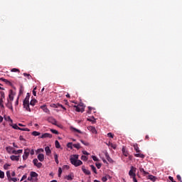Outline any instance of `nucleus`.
<instances>
[{
  "label": "nucleus",
  "mask_w": 182,
  "mask_h": 182,
  "mask_svg": "<svg viewBox=\"0 0 182 182\" xmlns=\"http://www.w3.org/2000/svg\"><path fill=\"white\" fill-rule=\"evenodd\" d=\"M27 95H26L25 100L23 102V105L24 109L26 110V112H31L29 105H30V106H35V105H36V102L38 101H36V100H31V101L30 102V104H29V97H29V94H27Z\"/></svg>",
  "instance_id": "1"
},
{
  "label": "nucleus",
  "mask_w": 182,
  "mask_h": 182,
  "mask_svg": "<svg viewBox=\"0 0 182 182\" xmlns=\"http://www.w3.org/2000/svg\"><path fill=\"white\" fill-rule=\"evenodd\" d=\"M79 155H72L70 158V163L75 167H79V166H82L83 164V162L82 161L78 160Z\"/></svg>",
  "instance_id": "2"
},
{
  "label": "nucleus",
  "mask_w": 182,
  "mask_h": 182,
  "mask_svg": "<svg viewBox=\"0 0 182 182\" xmlns=\"http://www.w3.org/2000/svg\"><path fill=\"white\" fill-rule=\"evenodd\" d=\"M136 168L134 166H131V169L129 171V176L132 178L134 182H137V179H136Z\"/></svg>",
  "instance_id": "3"
},
{
  "label": "nucleus",
  "mask_w": 182,
  "mask_h": 182,
  "mask_svg": "<svg viewBox=\"0 0 182 182\" xmlns=\"http://www.w3.org/2000/svg\"><path fill=\"white\" fill-rule=\"evenodd\" d=\"M74 107H75L76 112H85V106H83V104H79L78 105H75Z\"/></svg>",
  "instance_id": "4"
},
{
  "label": "nucleus",
  "mask_w": 182,
  "mask_h": 182,
  "mask_svg": "<svg viewBox=\"0 0 182 182\" xmlns=\"http://www.w3.org/2000/svg\"><path fill=\"white\" fill-rule=\"evenodd\" d=\"M33 163L36 167H38V168H41L42 167V163L39 162L36 159H33Z\"/></svg>",
  "instance_id": "5"
},
{
  "label": "nucleus",
  "mask_w": 182,
  "mask_h": 182,
  "mask_svg": "<svg viewBox=\"0 0 182 182\" xmlns=\"http://www.w3.org/2000/svg\"><path fill=\"white\" fill-rule=\"evenodd\" d=\"M30 152H31V150L29 149H25L24 154L23 155V160H26V159H28Z\"/></svg>",
  "instance_id": "6"
},
{
  "label": "nucleus",
  "mask_w": 182,
  "mask_h": 182,
  "mask_svg": "<svg viewBox=\"0 0 182 182\" xmlns=\"http://www.w3.org/2000/svg\"><path fill=\"white\" fill-rule=\"evenodd\" d=\"M30 176L31 177V178H33V180H34V181H36L38 180V173H36V172H31Z\"/></svg>",
  "instance_id": "7"
},
{
  "label": "nucleus",
  "mask_w": 182,
  "mask_h": 182,
  "mask_svg": "<svg viewBox=\"0 0 182 182\" xmlns=\"http://www.w3.org/2000/svg\"><path fill=\"white\" fill-rule=\"evenodd\" d=\"M87 129L94 134H97V130H96V128L95 127L90 126L87 127Z\"/></svg>",
  "instance_id": "8"
},
{
  "label": "nucleus",
  "mask_w": 182,
  "mask_h": 182,
  "mask_svg": "<svg viewBox=\"0 0 182 182\" xmlns=\"http://www.w3.org/2000/svg\"><path fill=\"white\" fill-rule=\"evenodd\" d=\"M52 137V134H49V133H45L43 134L41 136L40 139H51Z\"/></svg>",
  "instance_id": "9"
},
{
  "label": "nucleus",
  "mask_w": 182,
  "mask_h": 182,
  "mask_svg": "<svg viewBox=\"0 0 182 182\" xmlns=\"http://www.w3.org/2000/svg\"><path fill=\"white\" fill-rule=\"evenodd\" d=\"M41 109H42V110L44 112V113H47L48 114H49V113H50V111L49 110V109H48V107H46V105H43L41 106Z\"/></svg>",
  "instance_id": "10"
},
{
  "label": "nucleus",
  "mask_w": 182,
  "mask_h": 182,
  "mask_svg": "<svg viewBox=\"0 0 182 182\" xmlns=\"http://www.w3.org/2000/svg\"><path fill=\"white\" fill-rule=\"evenodd\" d=\"M6 107H8V109H10V110H11V112H14V107H12V102H9V100H8V102L6 104Z\"/></svg>",
  "instance_id": "11"
},
{
  "label": "nucleus",
  "mask_w": 182,
  "mask_h": 182,
  "mask_svg": "<svg viewBox=\"0 0 182 182\" xmlns=\"http://www.w3.org/2000/svg\"><path fill=\"white\" fill-rule=\"evenodd\" d=\"M48 122H49V123H52V124H55V126H56V119H55V118L50 117L48 118Z\"/></svg>",
  "instance_id": "12"
},
{
  "label": "nucleus",
  "mask_w": 182,
  "mask_h": 182,
  "mask_svg": "<svg viewBox=\"0 0 182 182\" xmlns=\"http://www.w3.org/2000/svg\"><path fill=\"white\" fill-rule=\"evenodd\" d=\"M37 159L39 160V161H43V160H45V156L43 154H39L37 156Z\"/></svg>",
  "instance_id": "13"
},
{
  "label": "nucleus",
  "mask_w": 182,
  "mask_h": 182,
  "mask_svg": "<svg viewBox=\"0 0 182 182\" xmlns=\"http://www.w3.org/2000/svg\"><path fill=\"white\" fill-rule=\"evenodd\" d=\"M82 170L85 174H87V176H90V171L86 169L85 166H82Z\"/></svg>",
  "instance_id": "14"
},
{
  "label": "nucleus",
  "mask_w": 182,
  "mask_h": 182,
  "mask_svg": "<svg viewBox=\"0 0 182 182\" xmlns=\"http://www.w3.org/2000/svg\"><path fill=\"white\" fill-rule=\"evenodd\" d=\"M11 160H12L13 161H19V156H10Z\"/></svg>",
  "instance_id": "15"
},
{
  "label": "nucleus",
  "mask_w": 182,
  "mask_h": 182,
  "mask_svg": "<svg viewBox=\"0 0 182 182\" xmlns=\"http://www.w3.org/2000/svg\"><path fill=\"white\" fill-rule=\"evenodd\" d=\"M45 151H46V154L47 156H49V154H50L52 153V151H50V148L49 146L45 147Z\"/></svg>",
  "instance_id": "16"
},
{
  "label": "nucleus",
  "mask_w": 182,
  "mask_h": 182,
  "mask_svg": "<svg viewBox=\"0 0 182 182\" xmlns=\"http://www.w3.org/2000/svg\"><path fill=\"white\" fill-rule=\"evenodd\" d=\"M6 150L7 153H9V154H12V152L14 151V148L11 147V146H7L6 148Z\"/></svg>",
  "instance_id": "17"
},
{
  "label": "nucleus",
  "mask_w": 182,
  "mask_h": 182,
  "mask_svg": "<svg viewBox=\"0 0 182 182\" xmlns=\"http://www.w3.org/2000/svg\"><path fill=\"white\" fill-rule=\"evenodd\" d=\"M22 151H23L22 149H18V150H15L13 149V152L11 153V154H22Z\"/></svg>",
  "instance_id": "18"
},
{
  "label": "nucleus",
  "mask_w": 182,
  "mask_h": 182,
  "mask_svg": "<svg viewBox=\"0 0 182 182\" xmlns=\"http://www.w3.org/2000/svg\"><path fill=\"white\" fill-rule=\"evenodd\" d=\"M107 146H108L109 147H112V149H114V150H115L116 147H117L116 144H112V142L107 143Z\"/></svg>",
  "instance_id": "19"
},
{
  "label": "nucleus",
  "mask_w": 182,
  "mask_h": 182,
  "mask_svg": "<svg viewBox=\"0 0 182 182\" xmlns=\"http://www.w3.org/2000/svg\"><path fill=\"white\" fill-rule=\"evenodd\" d=\"M105 157L109 163H113V159H112V158H110V156H109V154L107 152L105 153Z\"/></svg>",
  "instance_id": "20"
},
{
  "label": "nucleus",
  "mask_w": 182,
  "mask_h": 182,
  "mask_svg": "<svg viewBox=\"0 0 182 182\" xmlns=\"http://www.w3.org/2000/svg\"><path fill=\"white\" fill-rule=\"evenodd\" d=\"M4 120H6V122H10L11 123H14V121L12 120V119H11V117L9 116H4Z\"/></svg>",
  "instance_id": "21"
},
{
  "label": "nucleus",
  "mask_w": 182,
  "mask_h": 182,
  "mask_svg": "<svg viewBox=\"0 0 182 182\" xmlns=\"http://www.w3.org/2000/svg\"><path fill=\"white\" fill-rule=\"evenodd\" d=\"M149 180H151V181H156V180H157V178H156V176H153V175H149L148 176Z\"/></svg>",
  "instance_id": "22"
},
{
  "label": "nucleus",
  "mask_w": 182,
  "mask_h": 182,
  "mask_svg": "<svg viewBox=\"0 0 182 182\" xmlns=\"http://www.w3.org/2000/svg\"><path fill=\"white\" fill-rule=\"evenodd\" d=\"M134 149L136 151V153H140V149H139V146L137 144H134Z\"/></svg>",
  "instance_id": "23"
},
{
  "label": "nucleus",
  "mask_w": 182,
  "mask_h": 182,
  "mask_svg": "<svg viewBox=\"0 0 182 182\" xmlns=\"http://www.w3.org/2000/svg\"><path fill=\"white\" fill-rule=\"evenodd\" d=\"M122 151L124 156H125V157H127L129 156V153H127V151H126V149L122 148Z\"/></svg>",
  "instance_id": "24"
},
{
  "label": "nucleus",
  "mask_w": 182,
  "mask_h": 182,
  "mask_svg": "<svg viewBox=\"0 0 182 182\" xmlns=\"http://www.w3.org/2000/svg\"><path fill=\"white\" fill-rule=\"evenodd\" d=\"M58 159V154H54V159H55V161L56 164H59V160Z\"/></svg>",
  "instance_id": "25"
},
{
  "label": "nucleus",
  "mask_w": 182,
  "mask_h": 182,
  "mask_svg": "<svg viewBox=\"0 0 182 182\" xmlns=\"http://www.w3.org/2000/svg\"><path fill=\"white\" fill-rule=\"evenodd\" d=\"M0 107L4 109L5 106H4V98L0 97Z\"/></svg>",
  "instance_id": "26"
},
{
  "label": "nucleus",
  "mask_w": 182,
  "mask_h": 182,
  "mask_svg": "<svg viewBox=\"0 0 182 182\" xmlns=\"http://www.w3.org/2000/svg\"><path fill=\"white\" fill-rule=\"evenodd\" d=\"M70 129L73 130V132H77V133H80V134L82 133V132L80 130H79L73 127H71Z\"/></svg>",
  "instance_id": "27"
},
{
  "label": "nucleus",
  "mask_w": 182,
  "mask_h": 182,
  "mask_svg": "<svg viewBox=\"0 0 182 182\" xmlns=\"http://www.w3.org/2000/svg\"><path fill=\"white\" fill-rule=\"evenodd\" d=\"M135 157H140L141 159H144V155L143 154H135Z\"/></svg>",
  "instance_id": "28"
},
{
  "label": "nucleus",
  "mask_w": 182,
  "mask_h": 182,
  "mask_svg": "<svg viewBox=\"0 0 182 182\" xmlns=\"http://www.w3.org/2000/svg\"><path fill=\"white\" fill-rule=\"evenodd\" d=\"M139 171H141V173H144V176H147V174H149V172H146V171H144V168H140Z\"/></svg>",
  "instance_id": "29"
},
{
  "label": "nucleus",
  "mask_w": 182,
  "mask_h": 182,
  "mask_svg": "<svg viewBox=\"0 0 182 182\" xmlns=\"http://www.w3.org/2000/svg\"><path fill=\"white\" fill-rule=\"evenodd\" d=\"M65 178L68 181L73 180V176H72L71 175H68L65 177Z\"/></svg>",
  "instance_id": "30"
},
{
  "label": "nucleus",
  "mask_w": 182,
  "mask_h": 182,
  "mask_svg": "<svg viewBox=\"0 0 182 182\" xmlns=\"http://www.w3.org/2000/svg\"><path fill=\"white\" fill-rule=\"evenodd\" d=\"M56 149H60V144L59 143V141H55V142Z\"/></svg>",
  "instance_id": "31"
},
{
  "label": "nucleus",
  "mask_w": 182,
  "mask_h": 182,
  "mask_svg": "<svg viewBox=\"0 0 182 182\" xmlns=\"http://www.w3.org/2000/svg\"><path fill=\"white\" fill-rule=\"evenodd\" d=\"M13 129H15V130H20L21 127H18L16 124H14L12 125Z\"/></svg>",
  "instance_id": "32"
},
{
  "label": "nucleus",
  "mask_w": 182,
  "mask_h": 182,
  "mask_svg": "<svg viewBox=\"0 0 182 182\" xmlns=\"http://www.w3.org/2000/svg\"><path fill=\"white\" fill-rule=\"evenodd\" d=\"M9 99L11 102L14 100V94H12V92L9 95Z\"/></svg>",
  "instance_id": "33"
},
{
  "label": "nucleus",
  "mask_w": 182,
  "mask_h": 182,
  "mask_svg": "<svg viewBox=\"0 0 182 182\" xmlns=\"http://www.w3.org/2000/svg\"><path fill=\"white\" fill-rule=\"evenodd\" d=\"M6 176H7V180L9 181V179H11V171H6Z\"/></svg>",
  "instance_id": "34"
},
{
  "label": "nucleus",
  "mask_w": 182,
  "mask_h": 182,
  "mask_svg": "<svg viewBox=\"0 0 182 182\" xmlns=\"http://www.w3.org/2000/svg\"><path fill=\"white\" fill-rule=\"evenodd\" d=\"M5 173L0 170V178H4Z\"/></svg>",
  "instance_id": "35"
},
{
  "label": "nucleus",
  "mask_w": 182,
  "mask_h": 182,
  "mask_svg": "<svg viewBox=\"0 0 182 182\" xmlns=\"http://www.w3.org/2000/svg\"><path fill=\"white\" fill-rule=\"evenodd\" d=\"M23 76H25L26 77H27L29 80L30 79H31L32 76H31L29 74L24 73H23Z\"/></svg>",
  "instance_id": "36"
},
{
  "label": "nucleus",
  "mask_w": 182,
  "mask_h": 182,
  "mask_svg": "<svg viewBox=\"0 0 182 182\" xmlns=\"http://www.w3.org/2000/svg\"><path fill=\"white\" fill-rule=\"evenodd\" d=\"M73 147H75V149H80V144H73Z\"/></svg>",
  "instance_id": "37"
},
{
  "label": "nucleus",
  "mask_w": 182,
  "mask_h": 182,
  "mask_svg": "<svg viewBox=\"0 0 182 182\" xmlns=\"http://www.w3.org/2000/svg\"><path fill=\"white\" fill-rule=\"evenodd\" d=\"M90 167H91V169L92 170V171L94 173H95V174H96L97 173V171H96V167H95V166H93V165H91Z\"/></svg>",
  "instance_id": "38"
},
{
  "label": "nucleus",
  "mask_w": 182,
  "mask_h": 182,
  "mask_svg": "<svg viewBox=\"0 0 182 182\" xmlns=\"http://www.w3.org/2000/svg\"><path fill=\"white\" fill-rule=\"evenodd\" d=\"M81 160H82L83 161H87V156L82 155L81 156Z\"/></svg>",
  "instance_id": "39"
},
{
  "label": "nucleus",
  "mask_w": 182,
  "mask_h": 182,
  "mask_svg": "<svg viewBox=\"0 0 182 182\" xmlns=\"http://www.w3.org/2000/svg\"><path fill=\"white\" fill-rule=\"evenodd\" d=\"M32 134H33V136H40L41 133L38 132L36 131H34V132H32Z\"/></svg>",
  "instance_id": "40"
},
{
  "label": "nucleus",
  "mask_w": 182,
  "mask_h": 182,
  "mask_svg": "<svg viewBox=\"0 0 182 182\" xmlns=\"http://www.w3.org/2000/svg\"><path fill=\"white\" fill-rule=\"evenodd\" d=\"M88 122H92V123H96V119L95 118L87 119Z\"/></svg>",
  "instance_id": "41"
},
{
  "label": "nucleus",
  "mask_w": 182,
  "mask_h": 182,
  "mask_svg": "<svg viewBox=\"0 0 182 182\" xmlns=\"http://www.w3.org/2000/svg\"><path fill=\"white\" fill-rule=\"evenodd\" d=\"M19 130H21V132H31V130L28 128H20Z\"/></svg>",
  "instance_id": "42"
},
{
  "label": "nucleus",
  "mask_w": 182,
  "mask_h": 182,
  "mask_svg": "<svg viewBox=\"0 0 182 182\" xmlns=\"http://www.w3.org/2000/svg\"><path fill=\"white\" fill-rule=\"evenodd\" d=\"M9 181H14V182H16L18 181V178H10V179L9 180Z\"/></svg>",
  "instance_id": "43"
},
{
  "label": "nucleus",
  "mask_w": 182,
  "mask_h": 182,
  "mask_svg": "<svg viewBox=\"0 0 182 182\" xmlns=\"http://www.w3.org/2000/svg\"><path fill=\"white\" fill-rule=\"evenodd\" d=\"M51 133H53L54 134H59V132L55 129H50Z\"/></svg>",
  "instance_id": "44"
},
{
  "label": "nucleus",
  "mask_w": 182,
  "mask_h": 182,
  "mask_svg": "<svg viewBox=\"0 0 182 182\" xmlns=\"http://www.w3.org/2000/svg\"><path fill=\"white\" fill-rule=\"evenodd\" d=\"M72 146H73L72 142H69V143L67 144V146L68 147V149H73V147Z\"/></svg>",
  "instance_id": "45"
},
{
  "label": "nucleus",
  "mask_w": 182,
  "mask_h": 182,
  "mask_svg": "<svg viewBox=\"0 0 182 182\" xmlns=\"http://www.w3.org/2000/svg\"><path fill=\"white\" fill-rule=\"evenodd\" d=\"M92 159L94 161H99V159H97L96 156H92Z\"/></svg>",
  "instance_id": "46"
},
{
  "label": "nucleus",
  "mask_w": 182,
  "mask_h": 182,
  "mask_svg": "<svg viewBox=\"0 0 182 182\" xmlns=\"http://www.w3.org/2000/svg\"><path fill=\"white\" fill-rule=\"evenodd\" d=\"M62 174V168H58V177H60Z\"/></svg>",
  "instance_id": "47"
},
{
  "label": "nucleus",
  "mask_w": 182,
  "mask_h": 182,
  "mask_svg": "<svg viewBox=\"0 0 182 182\" xmlns=\"http://www.w3.org/2000/svg\"><path fill=\"white\" fill-rule=\"evenodd\" d=\"M80 141L82 143V144H84V146H89V142H85L83 140H81Z\"/></svg>",
  "instance_id": "48"
},
{
  "label": "nucleus",
  "mask_w": 182,
  "mask_h": 182,
  "mask_svg": "<svg viewBox=\"0 0 182 182\" xmlns=\"http://www.w3.org/2000/svg\"><path fill=\"white\" fill-rule=\"evenodd\" d=\"M11 72H19V69L18 68H13L11 70Z\"/></svg>",
  "instance_id": "49"
},
{
  "label": "nucleus",
  "mask_w": 182,
  "mask_h": 182,
  "mask_svg": "<svg viewBox=\"0 0 182 182\" xmlns=\"http://www.w3.org/2000/svg\"><path fill=\"white\" fill-rule=\"evenodd\" d=\"M19 140H21V141H25V139H23V136L21 135L19 136Z\"/></svg>",
  "instance_id": "50"
},
{
  "label": "nucleus",
  "mask_w": 182,
  "mask_h": 182,
  "mask_svg": "<svg viewBox=\"0 0 182 182\" xmlns=\"http://www.w3.org/2000/svg\"><path fill=\"white\" fill-rule=\"evenodd\" d=\"M9 167V164H5L4 166V168L5 169V170H8V168Z\"/></svg>",
  "instance_id": "51"
},
{
  "label": "nucleus",
  "mask_w": 182,
  "mask_h": 182,
  "mask_svg": "<svg viewBox=\"0 0 182 182\" xmlns=\"http://www.w3.org/2000/svg\"><path fill=\"white\" fill-rule=\"evenodd\" d=\"M102 181L103 182L107 181V178H106V176H104V177H102Z\"/></svg>",
  "instance_id": "52"
},
{
  "label": "nucleus",
  "mask_w": 182,
  "mask_h": 182,
  "mask_svg": "<svg viewBox=\"0 0 182 182\" xmlns=\"http://www.w3.org/2000/svg\"><path fill=\"white\" fill-rule=\"evenodd\" d=\"M82 154H83L85 156H89L88 152L86 151H82Z\"/></svg>",
  "instance_id": "53"
},
{
  "label": "nucleus",
  "mask_w": 182,
  "mask_h": 182,
  "mask_svg": "<svg viewBox=\"0 0 182 182\" xmlns=\"http://www.w3.org/2000/svg\"><path fill=\"white\" fill-rule=\"evenodd\" d=\"M58 107H61L62 109H63L64 110H66V108L65 107H63V105L58 104Z\"/></svg>",
  "instance_id": "54"
},
{
  "label": "nucleus",
  "mask_w": 182,
  "mask_h": 182,
  "mask_svg": "<svg viewBox=\"0 0 182 182\" xmlns=\"http://www.w3.org/2000/svg\"><path fill=\"white\" fill-rule=\"evenodd\" d=\"M96 167H97V168H100L102 167V164H96Z\"/></svg>",
  "instance_id": "55"
},
{
  "label": "nucleus",
  "mask_w": 182,
  "mask_h": 182,
  "mask_svg": "<svg viewBox=\"0 0 182 182\" xmlns=\"http://www.w3.org/2000/svg\"><path fill=\"white\" fill-rule=\"evenodd\" d=\"M177 178L179 181L182 182L181 181V176L180 175H177Z\"/></svg>",
  "instance_id": "56"
},
{
  "label": "nucleus",
  "mask_w": 182,
  "mask_h": 182,
  "mask_svg": "<svg viewBox=\"0 0 182 182\" xmlns=\"http://www.w3.org/2000/svg\"><path fill=\"white\" fill-rule=\"evenodd\" d=\"M107 136H108V137H111V139H113V135L112 134V133H108L107 134Z\"/></svg>",
  "instance_id": "57"
},
{
  "label": "nucleus",
  "mask_w": 182,
  "mask_h": 182,
  "mask_svg": "<svg viewBox=\"0 0 182 182\" xmlns=\"http://www.w3.org/2000/svg\"><path fill=\"white\" fill-rule=\"evenodd\" d=\"M30 154H31V156H33L35 154V151L33 149H32L31 151H30Z\"/></svg>",
  "instance_id": "58"
},
{
  "label": "nucleus",
  "mask_w": 182,
  "mask_h": 182,
  "mask_svg": "<svg viewBox=\"0 0 182 182\" xmlns=\"http://www.w3.org/2000/svg\"><path fill=\"white\" fill-rule=\"evenodd\" d=\"M89 111L88 113H91L92 110H93V108H92L91 107H88Z\"/></svg>",
  "instance_id": "59"
},
{
  "label": "nucleus",
  "mask_w": 182,
  "mask_h": 182,
  "mask_svg": "<svg viewBox=\"0 0 182 182\" xmlns=\"http://www.w3.org/2000/svg\"><path fill=\"white\" fill-rule=\"evenodd\" d=\"M63 168H67V170H68V169H69V166H68V165H64L63 167Z\"/></svg>",
  "instance_id": "60"
},
{
  "label": "nucleus",
  "mask_w": 182,
  "mask_h": 182,
  "mask_svg": "<svg viewBox=\"0 0 182 182\" xmlns=\"http://www.w3.org/2000/svg\"><path fill=\"white\" fill-rule=\"evenodd\" d=\"M25 178H26V176H23V177L21 179V181H23V180H25Z\"/></svg>",
  "instance_id": "61"
},
{
  "label": "nucleus",
  "mask_w": 182,
  "mask_h": 182,
  "mask_svg": "<svg viewBox=\"0 0 182 182\" xmlns=\"http://www.w3.org/2000/svg\"><path fill=\"white\" fill-rule=\"evenodd\" d=\"M169 180H170L171 181H172V182H176V181H174V179H173V177H171V176H169Z\"/></svg>",
  "instance_id": "62"
},
{
  "label": "nucleus",
  "mask_w": 182,
  "mask_h": 182,
  "mask_svg": "<svg viewBox=\"0 0 182 182\" xmlns=\"http://www.w3.org/2000/svg\"><path fill=\"white\" fill-rule=\"evenodd\" d=\"M33 96H36V91L35 90H33Z\"/></svg>",
  "instance_id": "63"
},
{
  "label": "nucleus",
  "mask_w": 182,
  "mask_h": 182,
  "mask_svg": "<svg viewBox=\"0 0 182 182\" xmlns=\"http://www.w3.org/2000/svg\"><path fill=\"white\" fill-rule=\"evenodd\" d=\"M11 176H12V177H15V176H16L15 171H13L11 173Z\"/></svg>",
  "instance_id": "64"
}]
</instances>
